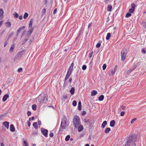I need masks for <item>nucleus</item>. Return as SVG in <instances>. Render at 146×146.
Masks as SVG:
<instances>
[{
	"instance_id": "nucleus-59",
	"label": "nucleus",
	"mask_w": 146,
	"mask_h": 146,
	"mask_svg": "<svg viewBox=\"0 0 146 146\" xmlns=\"http://www.w3.org/2000/svg\"><path fill=\"white\" fill-rule=\"evenodd\" d=\"M115 72V71L114 70H112L111 71V74H114Z\"/></svg>"
},
{
	"instance_id": "nucleus-36",
	"label": "nucleus",
	"mask_w": 146,
	"mask_h": 146,
	"mask_svg": "<svg viewBox=\"0 0 146 146\" xmlns=\"http://www.w3.org/2000/svg\"><path fill=\"white\" fill-rule=\"evenodd\" d=\"M4 13L2 9H0V17H1L3 16Z\"/></svg>"
},
{
	"instance_id": "nucleus-14",
	"label": "nucleus",
	"mask_w": 146,
	"mask_h": 146,
	"mask_svg": "<svg viewBox=\"0 0 146 146\" xmlns=\"http://www.w3.org/2000/svg\"><path fill=\"white\" fill-rule=\"evenodd\" d=\"M10 131L12 132H14L15 131V128L13 124H11L10 125Z\"/></svg>"
},
{
	"instance_id": "nucleus-21",
	"label": "nucleus",
	"mask_w": 146,
	"mask_h": 146,
	"mask_svg": "<svg viewBox=\"0 0 146 146\" xmlns=\"http://www.w3.org/2000/svg\"><path fill=\"white\" fill-rule=\"evenodd\" d=\"M78 109L79 110H80L82 109L81 103L80 102H79L78 104Z\"/></svg>"
},
{
	"instance_id": "nucleus-60",
	"label": "nucleus",
	"mask_w": 146,
	"mask_h": 146,
	"mask_svg": "<svg viewBox=\"0 0 146 146\" xmlns=\"http://www.w3.org/2000/svg\"><path fill=\"white\" fill-rule=\"evenodd\" d=\"M7 41L5 42H4V47H5L6 46V45H7Z\"/></svg>"
},
{
	"instance_id": "nucleus-9",
	"label": "nucleus",
	"mask_w": 146,
	"mask_h": 146,
	"mask_svg": "<svg viewBox=\"0 0 146 146\" xmlns=\"http://www.w3.org/2000/svg\"><path fill=\"white\" fill-rule=\"evenodd\" d=\"M29 28V30L28 31L27 34V35L28 37L31 34L34 29V28Z\"/></svg>"
},
{
	"instance_id": "nucleus-15",
	"label": "nucleus",
	"mask_w": 146,
	"mask_h": 146,
	"mask_svg": "<svg viewBox=\"0 0 146 146\" xmlns=\"http://www.w3.org/2000/svg\"><path fill=\"white\" fill-rule=\"evenodd\" d=\"M71 72L68 71H67V74L65 76L64 79L65 80H67L69 77V76L71 74Z\"/></svg>"
},
{
	"instance_id": "nucleus-56",
	"label": "nucleus",
	"mask_w": 146,
	"mask_h": 146,
	"mask_svg": "<svg viewBox=\"0 0 146 146\" xmlns=\"http://www.w3.org/2000/svg\"><path fill=\"white\" fill-rule=\"evenodd\" d=\"M124 114H125L124 112L123 111H121L120 113V115L121 116H123L124 115Z\"/></svg>"
},
{
	"instance_id": "nucleus-16",
	"label": "nucleus",
	"mask_w": 146,
	"mask_h": 146,
	"mask_svg": "<svg viewBox=\"0 0 146 146\" xmlns=\"http://www.w3.org/2000/svg\"><path fill=\"white\" fill-rule=\"evenodd\" d=\"M82 29L81 28L80 29V31H79V33H78V35L77 36V37L76 38L75 41H76L78 40V39L79 38V37L80 35L81 34V33H82Z\"/></svg>"
},
{
	"instance_id": "nucleus-40",
	"label": "nucleus",
	"mask_w": 146,
	"mask_h": 146,
	"mask_svg": "<svg viewBox=\"0 0 146 146\" xmlns=\"http://www.w3.org/2000/svg\"><path fill=\"white\" fill-rule=\"evenodd\" d=\"M131 13H127L125 16V17L126 18H128L131 16Z\"/></svg>"
},
{
	"instance_id": "nucleus-18",
	"label": "nucleus",
	"mask_w": 146,
	"mask_h": 146,
	"mask_svg": "<svg viewBox=\"0 0 146 146\" xmlns=\"http://www.w3.org/2000/svg\"><path fill=\"white\" fill-rule=\"evenodd\" d=\"M115 124V121L114 120H112L110 121V126L111 127H113Z\"/></svg>"
},
{
	"instance_id": "nucleus-24",
	"label": "nucleus",
	"mask_w": 146,
	"mask_h": 146,
	"mask_svg": "<svg viewBox=\"0 0 146 146\" xmlns=\"http://www.w3.org/2000/svg\"><path fill=\"white\" fill-rule=\"evenodd\" d=\"M14 47L15 45H14L13 44L11 45L9 49V51L11 52H12L13 51Z\"/></svg>"
},
{
	"instance_id": "nucleus-33",
	"label": "nucleus",
	"mask_w": 146,
	"mask_h": 146,
	"mask_svg": "<svg viewBox=\"0 0 146 146\" xmlns=\"http://www.w3.org/2000/svg\"><path fill=\"white\" fill-rule=\"evenodd\" d=\"M6 26L7 27H10L11 26V24L10 22H7L5 23Z\"/></svg>"
},
{
	"instance_id": "nucleus-41",
	"label": "nucleus",
	"mask_w": 146,
	"mask_h": 146,
	"mask_svg": "<svg viewBox=\"0 0 146 146\" xmlns=\"http://www.w3.org/2000/svg\"><path fill=\"white\" fill-rule=\"evenodd\" d=\"M77 103L75 100H74L72 102V105L73 106H75L76 105Z\"/></svg>"
},
{
	"instance_id": "nucleus-51",
	"label": "nucleus",
	"mask_w": 146,
	"mask_h": 146,
	"mask_svg": "<svg viewBox=\"0 0 146 146\" xmlns=\"http://www.w3.org/2000/svg\"><path fill=\"white\" fill-rule=\"evenodd\" d=\"M133 70L130 69L127 71V72L128 74H130L132 71Z\"/></svg>"
},
{
	"instance_id": "nucleus-34",
	"label": "nucleus",
	"mask_w": 146,
	"mask_h": 146,
	"mask_svg": "<svg viewBox=\"0 0 146 146\" xmlns=\"http://www.w3.org/2000/svg\"><path fill=\"white\" fill-rule=\"evenodd\" d=\"M70 138V136L69 135H67L65 137V141H68Z\"/></svg>"
},
{
	"instance_id": "nucleus-20",
	"label": "nucleus",
	"mask_w": 146,
	"mask_h": 146,
	"mask_svg": "<svg viewBox=\"0 0 146 146\" xmlns=\"http://www.w3.org/2000/svg\"><path fill=\"white\" fill-rule=\"evenodd\" d=\"M97 94V92L95 90H93L91 92V95L92 96H94Z\"/></svg>"
},
{
	"instance_id": "nucleus-57",
	"label": "nucleus",
	"mask_w": 146,
	"mask_h": 146,
	"mask_svg": "<svg viewBox=\"0 0 146 146\" xmlns=\"http://www.w3.org/2000/svg\"><path fill=\"white\" fill-rule=\"evenodd\" d=\"M86 111H82V115H85L86 114Z\"/></svg>"
},
{
	"instance_id": "nucleus-44",
	"label": "nucleus",
	"mask_w": 146,
	"mask_h": 146,
	"mask_svg": "<svg viewBox=\"0 0 146 146\" xmlns=\"http://www.w3.org/2000/svg\"><path fill=\"white\" fill-rule=\"evenodd\" d=\"M106 67V65L105 64H104L102 66L103 70H105Z\"/></svg>"
},
{
	"instance_id": "nucleus-5",
	"label": "nucleus",
	"mask_w": 146,
	"mask_h": 146,
	"mask_svg": "<svg viewBox=\"0 0 146 146\" xmlns=\"http://www.w3.org/2000/svg\"><path fill=\"white\" fill-rule=\"evenodd\" d=\"M25 51L26 50H23L18 52L16 54V56L15 58V60H17L18 59H19L21 58L25 54Z\"/></svg>"
},
{
	"instance_id": "nucleus-26",
	"label": "nucleus",
	"mask_w": 146,
	"mask_h": 146,
	"mask_svg": "<svg viewBox=\"0 0 146 146\" xmlns=\"http://www.w3.org/2000/svg\"><path fill=\"white\" fill-rule=\"evenodd\" d=\"M32 24H33V20L32 19H31L29 22V28H34L33 27H32Z\"/></svg>"
},
{
	"instance_id": "nucleus-2",
	"label": "nucleus",
	"mask_w": 146,
	"mask_h": 146,
	"mask_svg": "<svg viewBox=\"0 0 146 146\" xmlns=\"http://www.w3.org/2000/svg\"><path fill=\"white\" fill-rule=\"evenodd\" d=\"M67 119L66 117L63 118L60 127L59 128V131L62 130V129H65L68 126V124L67 122Z\"/></svg>"
},
{
	"instance_id": "nucleus-64",
	"label": "nucleus",
	"mask_w": 146,
	"mask_h": 146,
	"mask_svg": "<svg viewBox=\"0 0 146 146\" xmlns=\"http://www.w3.org/2000/svg\"><path fill=\"white\" fill-rule=\"evenodd\" d=\"M42 12L44 13L46 12V9H43L42 10Z\"/></svg>"
},
{
	"instance_id": "nucleus-11",
	"label": "nucleus",
	"mask_w": 146,
	"mask_h": 146,
	"mask_svg": "<svg viewBox=\"0 0 146 146\" xmlns=\"http://www.w3.org/2000/svg\"><path fill=\"white\" fill-rule=\"evenodd\" d=\"M9 96L8 94H6L2 98L3 101V102H5L9 97Z\"/></svg>"
},
{
	"instance_id": "nucleus-58",
	"label": "nucleus",
	"mask_w": 146,
	"mask_h": 146,
	"mask_svg": "<svg viewBox=\"0 0 146 146\" xmlns=\"http://www.w3.org/2000/svg\"><path fill=\"white\" fill-rule=\"evenodd\" d=\"M57 9H55L54 10L53 13L54 14H55L56 13V12H57Z\"/></svg>"
},
{
	"instance_id": "nucleus-23",
	"label": "nucleus",
	"mask_w": 146,
	"mask_h": 146,
	"mask_svg": "<svg viewBox=\"0 0 146 146\" xmlns=\"http://www.w3.org/2000/svg\"><path fill=\"white\" fill-rule=\"evenodd\" d=\"M112 7L111 5H108L107 7V11H111Z\"/></svg>"
},
{
	"instance_id": "nucleus-8",
	"label": "nucleus",
	"mask_w": 146,
	"mask_h": 146,
	"mask_svg": "<svg viewBox=\"0 0 146 146\" xmlns=\"http://www.w3.org/2000/svg\"><path fill=\"white\" fill-rule=\"evenodd\" d=\"M41 132L43 135L45 137H48V130L43 128H41Z\"/></svg>"
},
{
	"instance_id": "nucleus-62",
	"label": "nucleus",
	"mask_w": 146,
	"mask_h": 146,
	"mask_svg": "<svg viewBox=\"0 0 146 146\" xmlns=\"http://www.w3.org/2000/svg\"><path fill=\"white\" fill-rule=\"evenodd\" d=\"M121 108L123 110H124L125 108V107L123 106H121Z\"/></svg>"
},
{
	"instance_id": "nucleus-17",
	"label": "nucleus",
	"mask_w": 146,
	"mask_h": 146,
	"mask_svg": "<svg viewBox=\"0 0 146 146\" xmlns=\"http://www.w3.org/2000/svg\"><path fill=\"white\" fill-rule=\"evenodd\" d=\"M107 122L106 121H104V122L102 124L101 127L103 128H104L105 127L106 125H107Z\"/></svg>"
},
{
	"instance_id": "nucleus-10",
	"label": "nucleus",
	"mask_w": 146,
	"mask_h": 146,
	"mask_svg": "<svg viewBox=\"0 0 146 146\" xmlns=\"http://www.w3.org/2000/svg\"><path fill=\"white\" fill-rule=\"evenodd\" d=\"M74 64V63L73 62L72 63L68 69V71L72 72Z\"/></svg>"
},
{
	"instance_id": "nucleus-49",
	"label": "nucleus",
	"mask_w": 146,
	"mask_h": 146,
	"mask_svg": "<svg viewBox=\"0 0 146 146\" xmlns=\"http://www.w3.org/2000/svg\"><path fill=\"white\" fill-rule=\"evenodd\" d=\"M54 136V134L53 133L50 132L49 134V136L50 137H52Z\"/></svg>"
},
{
	"instance_id": "nucleus-48",
	"label": "nucleus",
	"mask_w": 146,
	"mask_h": 146,
	"mask_svg": "<svg viewBox=\"0 0 146 146\" xmlns=\"http://www.w3.org/2000/svg\"><path fill=\"white\" fill-rule=\"evenodd\" d=\"M23 143L24 144L25 146H28V143L26 141H23Z\"/></svg>"
},
{
	"instance_id": "nucleus-47",
	"label": "nucleus",
	"mask_w": 146,
	"mask_h": 146,
	"mask_svg": "<svg viewBox=\"0 0 146 146\" xmlns=\"http://www.w3.org/2000/svg\"><path fill=\"white\" fill-rule=\"evenodd\" d=\"M141 52L145 54L146 53V51L145 49L143 48L141 50Z\"/></svg>"
},
{
	"instance_id": "nucleus-50",
	"label": "nucleus",
	"mask_w": 146,
	"mask_h": 146,
	"mask_svg": "<svg viewBox=\"0 0 146 146\" xmlns=\"http://www.w3.org/2000/svg\"><path fill=\"white\" fill-rule=\"evenodd\" d=\"M28 116H29L31 115V112L29 111H28L27 113Z\"/></svg>"
},
{
	"instance_id": "nucleus-32",
	"label": "nucleus",
	"mask_w": 146,
	"mask_h": 146,
	"mask_svg": "<svg viewBox=\"0 0 146 146\" xmlns=\"http://www.w3.org/2000/svg\"><path fill=\"white\" fill-rule=\"evenodd\" d=\"M131 9H135V8L136 7V5L134 3H132L131 5Z\"/></svg>"
},
{
	"instance_id": "nucleus-7",
	"label": "nucleus",
	"mask_w": 146,
	"mask_h": 146,
	"mask_svg": "<svg viewBox=\"0 0 146 146\" xmlns=\"http://www.w3.org/2000/svg\"><path fill=\"white\" fill-rule=\"evenodd\" d=\"M127 55V53L125 52V51L124 50H123L121 52V60L122 61H124Z\"/></svg>"
},
{
	"instance_id": "nucleus-25",
	"label": "nucleus",
	"mask_w": 146,
	"mask_h": 146,
	"mask_svg": "<svg viewBox=\"0 0 146 146\" xmlns=\"http://www.w3.org/2000/svg\"><path fill=\"white\" fill-rule=\"evenodd\" d=\"M6 116V114L4 113L0 115V121L2 120V119L4 117Z\"/></svg>"
},
{
	"instance_id": "nucleus-54",
	"label": "nucleus",
	"mask_w": 146,
	"mask_h": 146,
	"mask_svg": "<svg viewBox=\"0 0 146 146\" xmlns=\"http://www.w3.org/2000/svg\"><path fill=\"white\" fill-rule=\"evenodd\" d=\"M13 33H12L8 35V38H10L13 35Z\"/></svg>"
},
{
	"instance_id": "nucleus-6",
	"label": "nucleus",
	"mask_w": 146,
	"mask_h": 146,
	"mask_svg": "<svg viewBox=\"0 0 146 146\" xmlns=\"http://www.w3.org/2000/svg\"><path fill=\"white\" fill-rule=\"evenodd\" d=\"M72 80V79L71 78H69L68 82H67V80L65 81V79H64V83L62 86L63 88L64 89L67 85H71Z\"/></svg>"
},
{
	"instance_id": "nucleus-1",
	"label": "nucleus",
	"mask_w": 146,
	"mask_h": 146,
	"mask_svg": "<svg viewBox=\"0 0 146 146\" xmlns=\"http://www.w3.org/2000/svg\"><path fill=\"white\" fill-rule=\"evenodd\" d=\"M129 140L126 142L125 146H130L131 144L133 146H136V144L135 143V142L137 139L135 136L131 135L129 136Z\"/></svg>"
},
{
	"instance_id": "nucleus-61",
	"label": "nucleus",
	"mask_w": 146,
	"mask_h": 146,
	"mask_svg": "<svg viewBox=\"0 0 146 146\" xmlns=\"http://www.w3.org/2000/svg\"><path fill=\"white\" fill-rule=\"evenodd\" d=\"M34 40V38H33L31 39L30 40V41L29 42V44H31V42L32 41Z\"/></svg>"
},
{
	"instance_id": "nucleus-19",
	"label": "nucleus",
	"mask_w": 146,
	"mask_h": 146,
	"mask_svg": "<svg viewBox=\"0 0 146 146\" xmlns=\"http://www.w3.org/2000/svg\"><path fill=\"white\" fill-rule=\"evenodd\" d=\"M25 28V26H23L19 28L17 32L18 33H19L21 31L22 29H24Z\"/></svg>"
},
{
	"instance_id": "nucleus-3",
	"label": "nucleus",
	"mask_w": 146,
	"mask_h": 146,
	"mask_svg": "<svg viewBox=\"0 0 146 146\" xmlns=\"http://www.w3.org/2000/svg\"><path fill=\"white\" fill-rule=\"evenodd\" d=\"M47 98L48 96L46 94H44L43 96L40 95L38 97V102L41 104L46 102L48 100Z\"/></svg>"
},
{
	"instance_id": "nucleus-52",
	"label": "nucleus",
	"mask_w": 146,
	"mask_h": 146,
	"mask_svg": "<svg viewBox=\"0 0 146 146\" xmlns=\"http://www.w3.org/2000/svg\"><path fill=\"white\" fill-rule=\"evenodd\" d=\"M23 70V69L22 68H19L17 70V71L18 72H21Z\"/></svg>"
},
{
	"instance_id": "nucleus-27",
	"label": "nucleus",
	"mask_w": 146,
	"mask_h": 146,
	"mask_svg": "<svg viewBox=\"0 0 146 146\" xmlns=\"http://www.w3.org/2000/svg\"><path fill=\"white\" fill-rule=\"evenodd\" d=\"M104 98V96L103 95H101L98 98V100L100 101H102Z\"/></svg>"
},
{
	"instance_id": "nucleus-31",
	"label": "nucleus",
	"mask_w": 146,
	"mask_h": 146,
	"mask_svg": "<svg viewBox=\"0 0 146 146\" xmlns=\"http://www.w3.org/2000/svg\"><path fill=\"white\" fill-rule=\"evenodd\" d=\"M29 15L28 13H25V14H24V16H23V18L24 19H26L28 17Z\"/></svg>"
},
{
	"instance_id": "nucleus-22",
	"label": "nucleus",
	"mask_w": 146,
	"mask_h": 146,
	"mask_svg": "<svg viewBox=\"0 0 146 146\" xmlns=\"http://www.w3.org/2000/svg\"><path fill=\"white\" fill-rule=\"evenodd\" d=\"M110 130L111 129L109 127L105 129L104 132L106 133H108L109 132Z\"/></svg>"
},
{
	"instance_id": "nucleus-4",
	"label": "nucleus",
	"mask_w": 146,
	"mask_h": 146,
	"mask_svg": "<svg viewBox=\"0 0 146 146\" xmlns=\"http://www.w3.org/2000/svg\"><path fill=\"white\" fill-rule=\"evenodd\" d=\"M73 122L74 126L77 128V126H79L80 124L79 117L78 116H75L73 119Z\"/></svg>"
},
{
	"instance_id": "nucleus-42",
	"label": "nucleus",
	"mask_w": 146,
	"mask_h": 146,
	"mask_svg": "<svg viewBox=\"0 0 146 146\" xmlns=\"http://www.w3.org/2000/svg\"><path fill=\"white\" fill-rule=\"evenodd\" d=\"M84 122L85 123L88 124L89 123H91V122H90L88 119H84Z\"/></svg>"
},
{
	"instance_id": "nucleus-12",
	"label": "nucleus",
	"mask_w": 146,
	"mask_h": 146,
	"mask_svg": "<svg viewBox=\"0 0 146 146\" xmlns=\"http://www.w3.org/2000/svg\"><path fill=\"white\" fill-rule=\"evenodd\" d=\"M3 125L7 129H8L9 126V123L7 121H5L3 123Z\"/></svg>"
},
{
	"instance_id": "nucleus-45",
	"label": "nucleus",
	"mask_w": 146,
	"mask_h": 146,
	"mask_svg": "<svg viewBox=\"0 0 146 146\" xmlns=\"http://www.w3.org/2000/svg\"><path fill=\"white\" fill-rule=\"evenodd\" d=\"M101 44L100 43H98L96 45V47L97 48H99L101 46Z\"/></svg>"
},
{
	"instance_id": "nucleus-53",
	"label": "nucleus",
	"mask_w": 146,
	"mask_h": 146,
	"mask_svg": "<svg viewBox=\"0 0 146 146\" xmlns=\"http://www.w3.org/2000/svg\"><path fill=\"white\" fill-rule=\"evenodd\" d=\"M137 119L136 118H134L131 121V123H132L133 122L136 120Z\"/></svg>"
},
{
	"instance_id": "nucleus-63",
	"label": "nucleus",
	"mask_w": 146,
	"mask_h": 146,
	"mask_svg": "<svg viewBox=\"0 0 146 146\" xmlns=\"http://www.w3.org/2000/svg\"><path fill=\"white\" fill-rule=\"evenodd\" d=\"M23 19V17L22 15H20L19 17V19L22 20Z\"/></svg>"
},
{
	"instance_id": "nucleus-39",
	"label": "nucleus",
	"mask_w": 146,
	"mask_h": 146,
	"mask_svg": "<svg viewBox=\"0 0 146 146\" xmlns=\"http://www.w3.org/2000/svg\"><path fill=\"white\" fill-rule=\"evenodd\" d=\"M28 39V38H24V39L23 42H22V44H24L27 41V40Z\"/></svg>"
},
{
	"instance_id": "nucleus-37",
	"label": "nucleus",
	"mask_w": 146,
	"mask_h": 146,
	"mask_svg": "<svg viewBox=\"0 0 146 146\" xmlns=\"http://www.w3.org/2000/svg\"><path fill=\"white\" fill-rule=\"evenodd\" d=\"M14 16L15 17V18H17L18 17V13L16 12H15L13 14Z\"/></svg>"
},
{
	"instance_id": "nucleus-43",
	"label": "nucleus",
	"mask_w": 146,
	"mask_h": 146,
	"mask_svg": "<svg viewBox=\"0 0 146 146\" xmlns=\"http://www.w3.org/2000/svg\"><path fill=\"white\" fill-rule=\"evenodd\" d=\"M82 69L83 70H85L86 69V66L84 65H83L82 67Z\"/></svg>"
},
{
	"instance_id": "nucleus-46",
	"label": "nucleus",
	"mask_w": 146,
	"mask_h": 146,
	"mask_svg": "<svg viewBox=\"0 0 146 146\" xmlns=\"http://www.w3.org/2000/svg\"><path fill=\"white\" fill-rule=\"evenodd\" d=\"M93 53V51L92 50L91 52H90L89 53V57H90V58H91L92 57V56Z\"/></svg>"
},
{
	"instance_id": "nucleus-29",
	"label": "nucleus",
	"mask_w": 146,
	"mask_h": 146,
	"mask_svg": "<svg viewBox=\"0 0 146 146\" xmlns=\"http://www.w3.org/2000/svg\"><path fill=\"white\" fill-rule=\"evenodd\" d=\"M74 90L75 89L74 87L71 88V90H70V93L72 95H73V94H74Z\"/></svg>"
},
{
	"instance_id": "nucleus-55",
	"label": "nucleus",
	"mask_w": 146,
	"mask_h": 146,
	"mask_svg": "<svg viewBox=\"0 0 146 146\" xmlns=\"http://www.w3.org/2000/svg\"><path fill=\"white\" fill-rule=\"evenodd\" d=\"M63 98L64 99H65V100H66L67 99L68 96L66 95H64L63 96Z\"/></svg>"
},
{
	"instance_id": "nucleus-13",
	"label": "nucleus",
	"mask_w": 146,
	"mask_h": 146,
	"mask_svg": "<svg viewBox=\"0 0 146 146\" xmlns=\"http://www.w3.org/2000/svg\"><path fill=\"white\" fill-rule=\"evenodd\" d=\"M77 128L78 129V131L79 132H80L83 129V127L82 125H80L79 126H77Z\"/></svg>"
},
{
	"instance_id": "nucleus-30",
	"label": "nucleus",
	"mask_w": 146,
	"mask_h": 146,
	"mask_svg": "<svg viewBox=\"0 0 146 146\" xmlns=\"http://www.w3.org/2000/svg\"><path fill=\"white\" fill-rule=\"evenodd\" d=\"M32 108L33 110H36L37 109V106L36 104H33L32 106Z\"/></svg>"
},
{
	"instance_id": "nucleus-38",
	"label": "nucleus",
	"mask_w": 146,
	"mask_h": 146,
	"mask_svg": "<svg viewBox=\"0 0 146 146\" xmlns=\"http://www.w3.org/2000/svg\"><path fill=\"white\" fill-rule=\"evenodd\" d=\"M129 11L130 13H133L135 11V9L131 8L130 9Z\"/></svg>"
},
{
	"instance_id": "nucleus-28",
	"label": "nucleus",
	"mask_w": 146,
	"mask_h": 146,
	"mask_svg": "<svg viewBox=\"0 0 146 146\" xmlns=\"http://www.w3.org/2000/svg\"><path fill=\"white\" fill-rule=\"evenodd\" d=\"M111 36V34L110 33H107L106 36V40H108L110 39Z\"/></svg>"
},
{
	"instance_id": "nucleus-35",
	"label": "nucleus",
	"mask_w": 146,
	"mask_h": 146,
	"mask_svg": "<svg viewBox=\"0 0 146 146\" xmlns=\"http://www.w3.org/2000/svg\"><path fill=\"white\" fill-rule=\"evenodd\" d=\"M33 126L36 129L37 128V123L36 122H34L33 124Z\"/></svg>"
}]
</instances>
